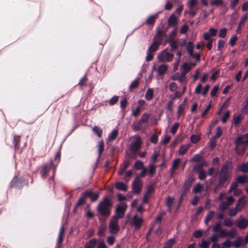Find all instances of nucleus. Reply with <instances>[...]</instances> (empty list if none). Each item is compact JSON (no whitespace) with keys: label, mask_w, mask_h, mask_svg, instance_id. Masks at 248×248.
Here are the masks:
<instances>
[{"label":"nucleus","mask_w":248,"mask_h":248,"mask_svg":"<svg viewBox=\"0 0 248 248\" xmlns=\"http://www.w3.org/2000/svg\"><path fill=\"white\" fill-rule=\"evenodd\" d=\"M96 243L97 240L95 238L91 239L86 243L85 248H94Z\"/></svg>","instance_id":"obj_21"},{"label":"nucleus","mask_w":248,"mask_h":248,"mask_svg":"<svg viewBox=\"0 0 248 248\" xmlns=\"http://www.w3.org/2000/svg\"><path fill=\"white\" fill-rule=\"evenodd\" d=\"M194 46L192 42L189 41L187 43L186 45V50L187 51L188 54L190 55H192L193 54V49Z\"/></svg>","instance_id":"obj_23"},{"label":"nucleus","mask_w":248,"mask_h":248,"mask_svg":"<svg viewBox=\"0 0 248 248\" xmlns=\"http://www.w3.org/2000/svg\"><path fill=\"white\" fill-rule=\"evenodd\" d=\"M116 188L120 190L126 191L127 190V186L123 182H118L116 183Z\"/></svg>","instance_id":"obj_20"},{"label":"nucleus","mask_w":248,"mask_h":248,"mask_svg":"<svg viewBox=\"0 0 248 248\" xmlns=\"http://www.w3.org/2000/svg\"><path fill=\"white\" fill-rule=\"evenodd\" d=\"M143 221L141 217H138L137 215H135L132 218V225L134 226L136 230H139L141 228Z\"/></svg>","instance_id":"obj_10"},{"label":"nucleus","mask_w":248,"mask_h":248,"mask_svg":"<svg viewBox=\"0 0 248 248\" xmlns=\"http://www.w3.org/2000/svg\"><path fill=\"white\" fill-rule=\"evenodd\" d=\"M168 67L166 64H162L158 66L157 72L160 75H163L167 70Z\"/></svg>","instance_id":"obj_29"},{"label":"nucleus","mask_w":248,"mask_h":248,"mask_svg":"<svg viewBox=\"0 0 248 248\" xmlns=\"http://www.w3.org/2000/svg\"><path fill=\"white\" fill-rule=\"evenodd\" d=\"M166 215L165 211H163L160 212L157 216L155 219V222L156 223L161 224V220H162L163 217Z\"/></svg>","instance_id":"obj_26"},{"label":"nucleus","mask_w":248,"mask_h":248,"mask_svg":"<svg viewBox=\"0 0 248 248\" xmlns=\"http://www.w3.org/2000/svg\"><path fill=\"white\" fill-rule=\"evenodd\" d=\"M245 202L242 198L239 199L235 208H232L229 212V215L231 217L235 216L237 212L240 211L244 207Z\"/></svg>","instance_id":"obj_6"},{"label":"nucleus","mask_w":248,"mask_h":248,"mask_svg":"<svg viewBox=\"0 0 248 248\" xmlns=\"http://www.w3.org/2000/svg\"><path fill=\"white\" fill-rule=\"evenodd\" d=\"M86 198H89L92 202H94L99 198V193H94L92 190H87L84 192Z\"/></svg>","instance_id":"obj_12"},{"label":"nucleus","mask_w":248,"mask_h":248,"mask_svg":"<svg viewBox=\"0 0 248 248\" xmlns=\"http://www.w3.org/2000/svg\"><path fill=\"white\" fill-rule=\"evenodd\" d=\"M109 229L111 233H117L119 230L118 220H115L111 218L109 224Z\"/></svg>","instance_id":"obj_11"},{"label":"nucleus","mask_w":248,"mask_h":248,"mask_svg":"<svg viewBox=\"0 0 248 248\" xmlns=\"http://www.w3.org/2000/svg\"><path fill=\"white\" fill-rule=\"evenodd\" d=\"M232 169V162L231 161L227 160L225 162L219 172L218 182L217 184L213 188L215 193L220 190L221 187L225 186V183L231 178Z\"/></svg>","instance_id":"obj_1"},{"label":"nucleus","mask_w":248,"mask_h":248,"mask_svg":"<svg viewBox=\"0 0 248 248\" xmlns=\"http://www.w3.org/2000/svg\"><path fill=\"white\" fill-rule=\"evenodd\" d=\"M140 84V79L137 78L135 80L133 81L129 86V90L131 91L139 86Z\"/></svg>","instance_id":"obj_22"},{"label":"nucleus","mask_w":248,"mask_h":248,"mask_svg":"<svg viewBox=\"0 0 248 248\" xmlns=\"http://www.w3.org/2000/svg\"><path fill=\"white\" fill-rule=\"evenodd\" d=\"M143 123L141 122L140 120H139L138 122L134 123L132 126L133 130L135 131H137L141 129L142 127V124Z\"/></svg>","instance_id":"obj_30"},{"label":"nucleus","mask_w":248,"mask_h":248,"mask_svg":"<svg viewBox=\"0 0 248 248\" xmlns=\"http://www.w3.org/2000/svg\"><path fill=\"white\" fill-rule=\"evenodd\" d=\"M157 18L156 15L150 16L146 19V23L148 25H154Z\"/></svg>","instance_id":"obj_33"},{"label":"nucleus","mask_w":248,"mask_h":248,"mask_svg":"<svg viewBox=\"0 0 248 248\" xmlns=\"http://www.w3.org/2000/svg\"><path fill=\"white\" fill-rule=\"evenodd\" d=\"M165 36L163 35H155L153 38V41L156 42L159 45H161L162 44V41H163L164 37Z\"/></svg>","instance_id":"obj_36"},{"label":"nucleus","mask_w":248,"mask_h":248,"mask_svg":"<svg viewBox=\"0 0 248 248\" xmlns=\"http://www.w3.org/2000/svg\"><path fill=\"white\" fill-rule=\"evenodd\" d=\"M169 44L170 47V50L174 51L178 47V40H169Z\"/></svg>","instance_id":"obj_25"},{"label":"nucleus","mask_w":248,"mask_h":248,"mask_svg":"<svg viewBox=\"0 0 248 248\" xmlns=\"http://www.w3.org/2000/svg\"><path fill=\"white\" fill-rule=\"evenodd\" d=\"M141 112V108L140 107H137L135 109H133L132 111V116L136 117L138 116Z\"/></svg>","instance_id":"obj_45"},{"label":"nucleus","mask_w":248,"mask_h":248,"mask_svg":"<svg viewBox=\"0 0 248 248\" xmlns=\"http://www.w3.org/2000/svg\"><path fill=\"white\" fill-rule=\"evenodd\" d=\"M149 117L150 115L148 114L144 113L142 115L140 120L143 123H147L149 120Z\"/></svg>","instance_id":"obj_60"},{"label":"nucleus","mask_w":248,"mask_h":248,"mask_svg":"<svg viewBox=\"0 0 248 248\" xmlns=\"http://www.w3.org/2000/svg\"><path fill=\"white\" fill-rule=\"evenodd\" d=\"M242 119V118L241 117V115L234 114L233 117V121L234 125H238Z\"/></svg>","instance_id":"obj_44"},{"label":"nucleus","mask_w":248,"mask_h":248,"mask_svg":"<svg viewBox=\"0 0 248 248\" xmlns=\"http://www.w3.org/2000/svg\"><path fill=\"white\" fill-rule=\"evenodd\" d=\"M128 102L126 98H124L120 101V107L123 111L125 110L127 105Z\"/></svg>","instance_id":"obj_46"},{"label":"nucleus","mask_w":248,"mask_h":248,"mask_svg":"<svg viewBox=\"0 0 248 248\" xmlns=\"http://www.w3.org/2000/svg\"><path fill=\"white\" fill-rule=\"evenodd\" d=\"M190 147V145H182L180 147L179 150V154L180 155H185L188 151L189 148Z\"/></svg>","instance_id":"obj_31"},{"label":"nucleus","mask_w":248,"mask_h":248,"mask_svg":"<svg viewBox=\"0 0 248 248\" xmlns=\"http://www.w3.org/2000/svg\"><path fill=\"white\" fill-rule=\"evenodd\" d=\"M238 170L243 173L248 172V163H244L240 165L238 167Z\"/></svg>","instance_id":"obj_27"},{"label":"nucleus","mask_w":248,"mask_h":248,"mask_svg":"<svg viewBox=\"0 0 248 248\" xmlns=\"http://www.w3.org/2000/svg\"><path fill=\"white\" fill-rule=\"evenodd\" d=\"M195 181V179L192 176H190L185 181L183 186V189L189 191L192 183Z\"/></svg>","instance_id":"obj_13"},{"label":"nucleus","mask_w":248,"mask_h":248,"mask_svg":"<svg viewBox=\"0 0 248 248\" xmlns=\"http://www.w3.org/2000/svg\"><path fill=\"white\" fill-rule=\"evenodd\" d=\"M190 140L191 142L197 143L200 140V137L196 135H192L190 137Z\"/></svg>","instance_id":"obj_58"},{"label":"nucleus","mask_w":248,"mask_h":248,"mask_svg":"<svg viewBox=\"0 0 248 248\" xmlns=\"http://www.w3.org/2000/svg\"><path fill=\"white\" fill-rule=\"evenodd\" d=\"M203 165L202 164H198L194 166L193 169L194 170L198 172L203 170Z\"/></svg>","instance_id":"obj_64"},{"label":"nucleus","mask_w":248,"mask_h":248,"mask_svg":"<svg viewBox=\"0 0 248 248\" xmlns=\"http://www.w3.org/2000/svg\"><path fill=\"white\" fill-rule=\"evenodd\" d=\"M86 196H85L84 193H82L78 200L76 203L77 207H78L80 205H83L86 202Z\"/></svg>","instance_id":"obj_35"},{"label":"nucleus","mask_w":248,"mask_h":248,"mask_svg":"<svg viewBox=\"0 0 248 248\" xmlns=\"http://www.w3.org/2000/svg\"><path fill=\"white\" fill-rule=\"evenodd\" d=\"M179 123H175L173 124L172 126L171 127L170 132L172 134H175L177 130L179 127Z\"/></svg>","instance_id":"obj_57"},{"label":"nucleus","mask_w":248,"mask_h":248,"mask_svg":"<svg viewBox=\"0 0 248 248\" xmlns=\"http://www.w3.org/2000/svg\"><path fill=\"white\" fill-rule=\"evenodd\" d=\"M112 205L111 199L108 197H104L99 202L96 207L99 221H105L110 216Z\"/></svg>","instance_id":"obj_2"},{"label":"nucleus","mask_w":248,"mask_h":248,"mask_svg":"<svg viewBox=\"0 0 248 248\" xmlns=\"http://www.w3.org/2000/svg\"><path fill=\"white\" fill-rule=\"evenodd\" d=\"M240 138H236L234 141L235 144V151L236 154L242 155L245 153L247 148L246 144L242 143L239 141Z\"/></svg>","instance_id":"obj_5"},{"label":"nucleus","mask_w":248,"mask_h":248,"mask_svg":"<svg viewBox=\"0 0 248 248\" xmlns=\"http://www.w3.org/2000/svg\"><path fill=\"white\" fill-rule=\"evenodd\" d=\"M56 168L57 165H55L52 159L49 161L48 164H43L40 169V175L41 177L44 179H46L48 175L49 171L51 170H52L53 176H54L56 173Z\"/></svg>","instance_id":"obj_3"},{"label":"nucleus","mask_w":248,"mask_h":248,"mask_svg":"<svg viewBox=\"0 0 248 248\" xmlns=\"http://www.w3.org/2000/svg\"><path fill=\"white\" fill-rule=\"evenodd\" d=\"M156 35H163L167 36L166 34V31H165L163 29V27L162 26L161 28H157L156 29Z\"/></svg>","instance_id":"obj_43"},{"label":"nucleus","mask_w":248,"mask_h":248,"mask_svg":"<svg viewBox=\"0 0 248 248\" xmlns=\"http://www.w3.org/2000/svg\"><path fill=\"white\" fill-rule=\"evenodd\" d=\"M134 168L136 170H142L144 168H145L144 167V164L143 162L140 160H137L134 164Z\"/></svg>","instance_id":"obj_34"},{"label":"nucleus","mask_w":248,"mask_h":248,"mask_svg":"<svg viewBox=\"0 0 248 248\" xmlns=\"http://www.w3.org/2000/svg\"><path fill=\"white\" fill-rule=\"evenodd\" d=\"M237 226L240 229H245L248 226V220L245 218L241 219L237 221Z\"/></svg>","instance_id":"obj_16"},{"label":"nucleus","mask_w":248,"mask_h":248,"mask_svg":"<svg viewBox=\"0 0 248 248\" xmlns=\"http://www.w3.org/2000/svg\"><path fill=\"white\" fill-rule=\"evenodd\" d=\"M181 68L182 69V71L184 72H186L187 73L191 69V67L188 65V64L185 62L181 66Z\"/></svg>","instance_id":"obj_55"},{"label":"nucleus","mask_w":248,"mask_h":248,"mask_svg":"<svg viewBox=\"0 0 248 248\" xmlns=\"http://www.w3.org/2000/svg\"><path fill=\"white\" fill-rule=\"evenodd\" d=\"M215 214V212L213 211H210L208 212L206 216L204 222L206 224H207L212 218L214 215Z\"/></svg>","instance_id":"obj_37"},{"label":"nucleus","mask_w":248,"mask_h":248,"mask_svg":"<svg viewBox=\"0 0 248 248\" xmlns=\"http://www.w3.org/2000/svg\"><path fill=\"white\" fill-rule=\"evenodd\" d=\"M186 99H185L184 103L180 104L178 107L177 109V115L179 117L182 113H184V110L185 108V103L186 101Z\"/></svg>","instance_id":"obj_40"},{"label":"nucleus","mask_w":248,"mask_h":248,"mask_svg":"<svg viewBox=\"0 0 248 248\" xmlns=\"http://www.w3.org/2000/svg\"><path fill=\"white\" fill-rule=\"evenodd\" d=\"M227 32V29L226 28H221L219 30L218 36L220 38H224L226 37Z\"/></svg>","instance_id":"obj_50"},{"label":"nucleus","mask_w":248,"mask_h":248,"mask_svg":"<svg viewBox=\"0 0 248 248\" xmlns=\"http://www.w3.org/2000/svg\"><path fill=\"white\" fill-rule=\"evenodd\" d=\"M118 134L117 130H113L108 135V140L110 141L114 140L117 137Z\"/></svg>","instance_id":"obj_32"},{"label":"nucleus","mask_w":248,"mask_h":248,"mask_svg":"<svg viewBox=\"0 0 248 248\" xmlns=\"http://www.w3.org/2000/svg\"><path fill=\"white\" fill-rule=\"evenodd\" d=\"M142 144V140L139 135L135 136V140L131 142L130 149L133 153H136L140 148Z\"/></svg>","instance_id":"obj_7"},{"label":"nucleus","mask_w":248,"mask_h":248,"mask_svg":"<svg viewBox=\"0 0 248 248\" xmlns=\"http://www.w3.org/2000/svg\"><path fill=\"white\" fill-rule=\"evenodd\" d=\"M142 187V183L140 176H136L132 184V191L134 194H139Z\"/></svg>","instance_id":"obj_4"},{"label":"nucleus","mask_w":248,"mask_h":248,"mask_svg":"<svg viewBox=\"0 0 248 248\" xmlns=\"http://www.w3.org/2000/svg\"><path fill=\"white\" fill-rule=\"evenodd\" d=\"M150 142L155 144L157 143L158 140V137L156 134H153L150 138Z\"/></svg>","instance_id":"obj_63"},{"label":"nucleus","mask_w":248,"mask_h":248,"mask_svg":"<svg viewBox=\"0 0 248 248\" xmlns=\"http://www.w3.org/2000/svg\"><path fill=\"white\" fill-rule=\"evenodd\" d=\"M156 166L154 165V163H150L149 165V174L150 176H153L155 173Z\"/></svg>","instance_id":"obj_42"},{"label":"nucleus","mask_w":248,"mask_h":248,"mask_svg":"<svg viewBox=\"0 0 248 248\" xmlns=\"http://www.w3.org/2000/svg\"><path fill=\"white\" fill-rule=\"evenodd\" d=\"M154 95V90L152 88H148L145 93V98L147 100H151Z\"/></svg>","instance_id":"obj_24"},{"label":"nucleus","mask_w":248,"mask_h":248,"mask_svg":"<svg viewBox=\"0 0 248 248\" xmlns=\"http://www.w3.org/2000/svg\"><path fill=\"white\" fill-rule=\"evenodd\" d=\"M21 137L20 136L15 135L13 139V144L14 146L15 150L18 153H21L23 148L20 145Z\"/></svg>","instance_id":"obj_9"},{"label":"nucleus","mask_w":248,"mask_h":248,"mask_svg":"<svg viewBox=\"0 0 248 248\" xmlns=\"http://www.w3.org/2000/svg\"><path fill=\"white\" fill-rule=\"evenodd\" d=\"M203 232L202 230H199L195 231L193 233V236L196 238H200L202 237Z\"/></svg>","instance_id":"obj_61"},{"label":"nucleus","mask_w":248,"mask_h":248,"mask_svg":"<svg viewBox=\"0 0 248 248\" xmlns=\"http://www.w3.org/2000/svg\"><path fill=\"white\" fill-rule=\"evenodd\" d=\"M202 188V186L200 183L196 184V185L193 188V192L194 193H199Z\"/></svg>","instance_id":"obj_56"},{"label":"nucleus","mask_w":248,"mask_h":248,"mask_svg":"<svg viewBox=\"0 0 248 248\" xmlns=\"http://www.w3.org/2000/svg\"><path fill=\"white\" fill-rule=\"evenodd\" d=\"M177 35V30L176 29H174L170 33L169 35L168 38L169 39V40H176L175 38Z\"/></svg>","instance_id":"obj_54"},{"label":"nucleus","mask_w":248,"mask_h":248,"mask_svg":"<svg viewBox=\"0 0 248 248\" xmlns=\"http://www.w3.org/2000/svg\"><path fill=\"white\" fill-rule=\"evenodd\" d=\"M181 95L182 94L180 93V92L176 91L175 92L174 94L170 96V98L171 99L170 100H172V101L173 102V101L175 99L180 98L181 96Z\"/></svg>","instance_id":"obj_62"},{"label":"nucleus","mask_w":248,"mask_h":248,"mask_svg":"<svg viewBox=\"0 0 248 248\" xmlns=\"http://www.w3.org/2000/svg\"><path fill=\"white\" fill-rule=\"evenodd\" d=\"M222 131L221 127H217V132L214 137H212V139L216 140L219 138L222 135Z\"/></svg>","instance_id":"obj_49"},{"label":"nucleus","mask_w":248,"mask_h":248,"mask_svg":"<svg viewBox=\"0 0 248 248\" xmlns=\"http://www.w3.org/2000/svg\"><path fill=\"white\" fill-rule=\"evenodd\" d=\"M242 242H243L242 237L240 236V237H238V238L233 242V243L232 245L234 247H235L236 248H238L241 246V245H242Z\"/></svg>","instance_id":"obj_41"},{"label":"nucleus","mask_w":248,"mask_h":248,"mask_svg":"<svg viewBox=\"0 0 248 248\" xmlns=\"http://www.w3.org/2000/svg\"><path fill=\"white\" fill-rule=\"evenodd\" d=\"M159 46L160 45L157 44L156 42L153 41V42L149 46L147 50L154 53L158 49Z\"/></svg>","instance_id":"obj_19"},{"label":"nucleus","mask_w":248,"mask_h":248,"mask_svg":"<svg viewBox=\"0 0 248 248\" xmlns=\"http://www.w3.org/2000/svg\"><path fill=\"white\" fill-rule=\"evenodd\" d=\"M210 4L213 6H219L223 5V2L222 0H212Z\"/></svg>","instance_id":"obj_59"},{"label":"nucleus","mask_w":248,"mask_h":248,"mask_svg":"<svg viewBox=\"0 0 248 248\" xmlns=\"http://www.w3.org/2000/svg\"><path fill=\"white\" fill-rule=\"evenodd\" d=\"M235 180L238 184L243 185L248 183V176L246 175H241L238 176Z\"/></svg>","instance_id":"obj_17"},{"label":"nucleus","mask_w":248,"mask_h":248,"mask_svg":"<svg viewBox=\"0 0 248 248\" xmlns=\"http://www.w3.org/2000/svg\"><path fill=\"white\" fill-rule=\"evenodd\" d=\"M93 131L94 133H95L98 137L100 138L102 136L103 131L102 129L100 127L94 126L93 128Z\"/></svg>","instance_id":"obj_38"},{"label":"nucleus","mask_w":248,"mask_h":248,"mask_svg":"<svg viewBox=\"0 0 248 248\" xmlns=\"http://www.w3.org/2000/svg\"><path fill=\"white\" fill-rule=\"evenodd\" d=\"M168 23L170 26L175 27L177 24L176 17L173 15H171L168 19Z\"/></svg>","instance_id":"obj_18"},{"label":"nucleus","mask_w":248,"mask_h":248,"mask_svg":"<svg viewBox=\"0 0 248 248\" xmlns=\"http://www.w3.org/2000/svg\"><path fill=\"white\" fill-rule=\"evenodd\" d=\"M98 155L100 156L104 149V143L103 140H101L98 142Z\"/></svg>","instance_id":"obj_39"},{"label":"nucleus","mask_w":248,"mask_h":248,"mask_svg":"<svg viewBox=\"0 0 248 248\" xmlns=\"http://www.w3.org/2000/svg\"><path fill=\"white\" fill-rule=\"evenodd\" d=\"M181 159L179 158H176L173 161L171 168L170 169V172L171 175L175 173L176 170L178 168Z\"/></svg>","instance_id":"obj_15"},{"label":"nucleus","mask_w":248,"mask_h":248,"mask_svg":"<svg viewBox=\"0 0 248 248\" xmlns=\"http://www.w3.org/2000/svg\"><path fill=\"white\" fill-rule=\"evenodd\" d=\"M237 138H240L239 141L242 143L246 144L247 146L248 144V133L244 135H240Z\"/></svg>","instance_id":"obj_28"},{"label":"nucleus","mask_w":248,"mask_h":248,"mask_svg":"<svg viewBox=\"0 0 248 248\" xmlns=\"http://www.w3.org/2000/svg\"><path fill=\"white\" fill-rule=\"evenodd\" d=\"M175 241L174 239H170L166 243L164 248H171L172 246L175 244Z\"/></svg>","instance_id":"obj_51"},{"label":"nucleus","mask_w":248,"mask_h":248,"mask_svg":"<svg viewBox=\"0 0 248 248\" xmlns=\"http://www.w3.org/2000/svg\"><path fill=\"white\" fill-rule=\"evenodd\" d=\"M130 164V160H124L123 162V163L120 165V169L118 171V175L121 176L126 170V169L129 167Z\"/></svg>","instance_id":"obj_14"},{"label":"nucleus","mask_w":248,"mask_h":248,"mask_svg":"<svg viewBox=\"0 0 248 248\" xmlns=\"http://www.w3.org/2000/svg\"><path fill=\"white\" fill-rule=\"evenodd\" d=\"M198 173V178L201 180H204L206 178V173L204 170L197 172Z\"/></svg>","instance_id":"obj_53"},{"label":"nucleus","mask_w":248,"mask_h":248,"mask_svg":"<svg viewBox=\"0 0 248 248\" xmlns=\"http://www.w3.org/2000/svg\"><path fill=\"white\" fill-rule=\"evenodd\" d=\"M18 177H15L12 180V181L10 184V186L11 187H17L18 186Z\"/></svg>","instance_id":"obj_48"},{"label":"nucleus","mask_w":248,"mask_h":248,"mask_svg":"<svg viewBox=\"0 0 248 248\" xmlns=\"http://www.w3.org/2000/svg\"><path fill=\"white\" fill-rule=\"evenodd\" d=\"M203 158L202 156L200 154H196L191 159V161L194 162H198L201 161Z\"/></svg>","instance_id":"obj_52"},{"label":"nucleus","mask_w":248,"mask_h":248,"mask_svg":"<svg viewBox=\"0 0 248 248\" xmlns=\"http://www.w3.org/2000/svg\"><path fill=\"white\" fill-rule=\"evenodd\" d=\"M125 210V207L119 205L116 208L115 212V215L112 217V219L118 220L119 219L123 218L124 215Z\"/></svg>","instance_id":"obj_8"},{"label":"nucleus","mask_w":248,"mask_h":248,"mask_svg":"<svg viewBox=\"0 0 248 248\" xmlns=\"http://www.w3.org/2000/svg\"><path fill=\"white\" fill-rule=\"evenodd\" d=\"M119 97L117 95L113 96L109 101L108 103L109 105L113 106L115 104H116L118 100H119Z\"/></svg>","instance_id":"obj_47"}]
</instances>
